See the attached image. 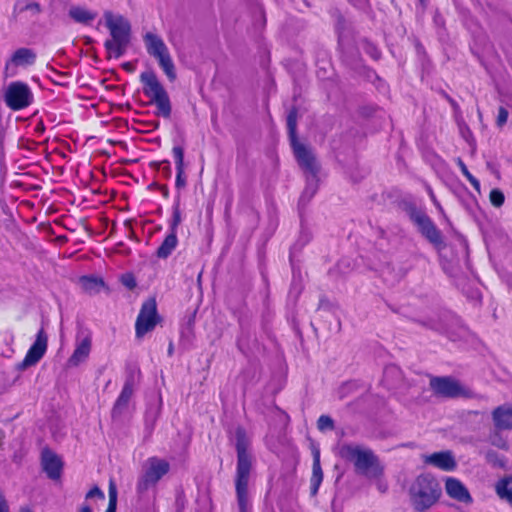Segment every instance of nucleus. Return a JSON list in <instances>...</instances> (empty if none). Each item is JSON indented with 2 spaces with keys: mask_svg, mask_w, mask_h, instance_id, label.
<instances>
[{
  "mask_svg": "<svg viewBox=\"0 0 512 512\" xmlns=\"http://www.w3.org/2000/svg\"><path fill=\"white\" fill-rule=\"evenodd\" d=\"M424 462L444 471H452L456 468V461L452 452L441 451L424 456Z\"/></svg>",
  "mask_w": 512,
  "mask_h": 512,
  "instance_id": "obj_16",
  "label": "nucleus"
},
{
  "mask_svg": "<svg viewBox=\"0 0 512 512\" xmlns=\"http://www.w3.org/2000/svg\"><path fill=\"white\" fill-rule=\"evenodd\" d=\"M449 337L452 339V340H456L455 337H453L452 335H449Z\"/></svg>",
  "mask_w": 512,
  "mask_h": 512,
  "instance_id": "obj_49",
  "label": "nucleus"
},
{
  "mask_svg": "<svg viewBox=\"0 0 512 512\" xmlns=\"http://www.w3.org/2000/svg\"><path fill=\"white\" fill-rule=\"evenodd\" d=\"M496 453L493 452V451H489L487 452L486 454V459L489 461V462H494L495 461V458H496Z\"/></svg>",
  "mask_w": 512,
  "mask_h": 512,
  "instance_id": "obj_42",
  "label": "nucleus"
},
{
  "mask_svg": "<svg viewBox=\"0 0 512 512\" xmlns=\"http://www.w3.org/2000/svg\"><path fill=\"white\" fill-rule=\"evenodd\" d=\"M24 10H30L35 14H38L41 12L40 5L36 2L29 3V4L25 5V7L20 9V11H24Z\"/></svg>",
  "mask_w": 512,
  "mask_h": 512,
  "instance_id": "obj_40",
  "label": "nucleus"
},
{
  "mask_svg": "<svg viewBox=\"0 0 512 512\" xmlns=\"http://www.w3.org/2000/svg\"><path fill=\"white\" fill-rule=\"evenodd\" d=\"M134 377L131 375L127 377L120 395L118 396L113 409L112 417H119L128 407L129 401L134 392Z\"/></svg>",
  "mask_w": 512,
  "mask_h": 512,
  "instance_id": "obj_15",
  "label": "nucleus"
},
{
  "mask_svg": "<svg viewBox=\"0 0 512 512\" xmlns=\"http://www.w3.org/2000/svg\"><path fill=\"white\" fill-rule=\"evenodd\" d=\"M363 49L374 60H378L381 56L380 50L370 42H365Z\"/></svg>",
  "mask_w": 512,
  "mask_h": 512,
  "instance_id": "obj_35",
  "label": "nucleus"
},
{
  "mask_svg": "<svg viewBox=\"0 0 512 512\" xmlns=\"http://www.w3.org/2000/svg\"><path fill=\"white\" fill-rule=\"evenodd\" d=\"M432 329L434 330H437V331H441V332H445V333H448V331H446L442 326L438 325V324H433L430 326Z\"/></svg>",
  "mask_w": 512,
  "mask_h": 512,
  "instance_id": "obj_45",
  "label": "nucleus"
},
{
  "mask_svg": "<svg viewBox=\"0 0 512 512\" xmlns=\"http://www.w3.org/2000/svg\"><path fill=\"white\" fill-rule=\"evenodd\" d=\"M297 114V109L293 107L287 115L288 135L298 164L301 166L302 169H304L307 173L310 174L311 181L314 182L319 171V167L312 150L307 148L304 144L298 142L296 132ZM315 191L316 189L314 185L310 183V179L308 178V185L301 196V201H303L305 197H308V199H310L314 195Z\"/></svg>",
  "mask_w": 512,
  "mask_h": 512,
  "instance_id": "obj_2",
  "label": "nucleus"
},
{
  "mask_svg": "<svg viewBox=\"0 0 512 512\" xmlns=\"http://www.w3.org/2000/svg\"><path fill=\"white\" fill-rule=\"evenodd\" d=\"M446 493L453 499L462 502L470 503L472 498L467 488L457 479L448 478L445 483Z\"/></svg>",
  "mask_w": 512,
  "mask_h": 512,
  "instance_id": "obj_19",
  "label": "nucleus"
},
{
  "mask_svg": "<svg viewBox=\"0 0 512 512\" xmlns=\"http://www.w3.org/2000/svg\"><path fill=\"white\" fill-rule=\"evenodd\" d=\"M143 42L149 56L169 50L162 37L154 32H146Z\"/></svg>",
  "mask_w": 512,
  "mask_h": 512,
  "instance_id": "obj_21",
  "label": "nucleus"
},
{
  "mask_svg": "<svg viewBox=\"0 0 512 512\" xmlns=\"http://www.w3.org/2000/svg\"><path fill=\"white\" fill-rule=\"evenodd\" d=\"M501 431L502 430H496L494 428V431L489 435V441L493 446L506 450L508 449V443L506 439L502 437Z\"/></svg>",
  "mask_w": 512,
  "mask_h": 512,
  "instance_id": "obj_30",
  "label": "nucleus"
},
{
  "mask_svg": "<svg viewBox=\"0 0 512 512\" xmlns=\"http://www.w3.org/2000/svg\"><path fill=\"white\" fill-rule=\"evenodd\" d=\"M151 103L155 104L157 107V114L164 117L169 118L171 115L172 107L171 102L168 96V93L157 97L153 100H150Z\"/></svg>",
  "mask_w": 512,
  "mask_h": 512,
  "instance_id": "obj_28",
  "label": "nucleus"
},
{
  "mask_svg": "<svg viewBox=\"0 0 512 512\" xmlns=\"http://www.w3.org/2000/svg\"><path fill=\"white\" fill-rule=\"evenodd\" d=\"M45 131V126L42 121L38 122L35 127V132L38 134H42Z\"/></svg>",
  "mask_w": 512,
  "mask_h": 512,
  "instance_id": "obj_41",
  "label": "nucleus"
},
{
  "mask_svg": "<svg viewBox=\"0 0 512 512\" xmlns=\"http://www.w3.org/2000/svg\"><path fill=\"white\" fill-rule=\"evenodd\" d=\"M69 16L77 23L88 25L95 20L98 13L81 6H72L68 12Z\"/></svg>",
  "mask_w": 512,
  "mask_h": 512,
  "instance_id": "obj_23",
  "label": "nucleus"
},
{
  "mask_svg": "<svg viewBox=\"0 0 512 512\" xmlns=\"http://www.w3.org/2000/svg\"><path fill=\"white\" fill-rule=\"evenodd\" d=\"M181 222V213L178 207L174 208L173 217L170 224V232H174L177 234V228Z\"/></svg>",
  "mask_w": 512,
  "mask_h": 512,
  "instance_id": "obj_36",
  "label": "nucleus"
},
{
  "mask_svg": "<svg viewBox=\"0 0 512 512\" xmlns=\"http://www.w3.org/2000/svg\"><path fill=\"white\" fill-rule=\"evenodd\" d=\"M37 54L30 48H19L14 51L10 59L5 63L4 76L5 78L13 77L17 73V67H27L35 64Z\"/></svg>",
  "mask_w": 512,
  "mask_h": 512,
  "instance_id": "obj_12",
  "label": "nucleus"
},
{
  "mask_svg": "<svg viewBox=\"0 0 512 512\" xmlns=\"http://www.w3.org/2000/svg\"><path fill=\"white\" fill-rule=\"evenodd\" d=\"M80 283L84 291L89 294L99 293L105 286L101 278L83 276L80 278Z\"/></svg>",
  "mask_w": 512,
  "mask_h": 512,
  "instance_id": "obj_26",
  "label": "nucleus"
},
{
  "mask_svg": "<svg viewBox=\"0 0 512 512\" xmlns=\"http://www.w3.org/2000/svg\"><path fill=\"white\" fill-rule=\"evenodd\" d=\"M105 24L109 29L111 39H107L104 47L109 57H122L130 44L131 25L122 15H114L111 11L104 12Z\"/></svg>",
  "mask_w": 512,
  "mask_h": 512,
  "instance_id": "obj_3",
  "label": "nucleus"
},
{
  "mask_svg": "<svg viewBox=\"0 0 512 512\" xmlns=\"http://www.w3.org/2000/svg\"><path fill=\"white\" fill-rule=\"evenodd\" d=\"M160 408L159 407H149L145 413V425L146 429L151 433L154 428V425L159 417Z\"/></svg>",
  "mask_w": 512,
  "mask_h": 512,
  "instance_id": "obj_29",
  "label": "nucleus"
},
{
  "mask_svg": "<svg viewBox=\"0 0 512 512\" xmlns=\"http://www.w3.org/2000/svg\"><path fill=\"white\" fill-rule=\"evenodd\" d=\"M93 497H98L99 499H104L105 495L99 487L95 486L91 490H89V492L86 494L87 499L93 498Z\"/></svg>",
  "mask_w": 512,
  "mask_h": 512,
  "instance_id": "obj_39",
  "label": "nucleus"
},
{
  "mask_svg": "<svg viewBox=\"0 0 512 512\" xmlns=\"http://www.w3.org/2000/svg\"><path fill=\"white\" fill-rule=\"evenodd\" d=\"M409 216L411 221L418 227L421 235L433 246L441 248L444 245L441 231L424 211L413 208L411 209Z\"/></svg>",
  "mask_w": 512,
  "mask_h": 512,
  "instance_id": "obj_8",
  "label": "nucleus"
},
{
  "mask_svg": "<svg viewBox=\"0 0 512 512\" xmlns=\"http://www.w3.org/2000/svg\"><path fill=\"white\" fill-rule=\"evenodd\" d=\"M123 68L127 71H132L133 70V67H132V64L127 62V63H124L123 64Z\"/></svg>",
  "mask_w": 512,
  "mask_h": 512,
  "instance_id": "obj_47",
  "label": "nucleus"
},
{
  "mask_svg": "<svg viewBox=\"0 0 512 512\" xmlns=\"http://www.w3.org/2000/svg\"><path fill=\"white\" fill-rule=\"evenodd\" d=\"M493 425L496 430H512V405L503 404L492 411Z\"/></svg>",
  "mask_w": 512,
  "mask_h": 512,
  "instance_id": "obj_17",
  "label": "nucleus"
},
{
  "mask_svg": "<svg viewBox=\"0 0 512 512\" xmlns=\"http://www.w3.org/2000/svg\"><path fill=\"white\" fill-rule=\"evenodd\" d=\"M458 165H459V167L461 169V172L467 178V180L471 183V185L476 190H479L480 189V182L469 172L467 166L464 164V162L461 159L458 160Z\"/></svg>",
  "mask_w": 512,
  "mask_h": 512,
  "instance_id": "obj_32",
  "label": "nucleus"
},
{
  "mask_svg": "<svg viewBox=\"0 0 512 512\" xmlns=\"http://www.w3.org/2000/svg\"><path fill=\"white\" fill-rule=\"evenodd\" d=\"M169 470L170 464L165 459L158 457L148 458L142 466V472L136 484L137 493L143 495L149 489L155 487Z\"/></svg>",
  "mask_w": 512,
  "mask_h": 512,
  "instance_id": "obj_6",
  "label": "nucleus"
},
{
  "mask_svg": "<svg viewBox=\"0 0 512 512\" xmlns=\"http://www.w3.org/2000/svg\"><path fill=\"white\" fill-rule=\"evenodd\" d=\"M47 346L48 337L44 329L41 328L36 335L34 343L26 353L25 358L16 365V369L18 371H24L27 368L36 365L44 356Z\"/></svg>",
  "mask_w": 512,
  "mask_h": 512,
  "instance_id": "obj_10",
  "label": "nucleus"
},
{
  "mask_svg": "<svg viewBox=\"0 0 512 512\" xmlns=\"http://www.w3.org/2000/svg\"><path fill=\"white\" fill-rule=\"evenodd\" d=\"M165 166L163 168V171L166 173V175L169 177L171 175V168L168 161L164 162Z\"/></svg>",
  "mask_w": 512,
  "mask_h": 512,
  "instance_id": "obj_43",
  "label": "nucleus"
},
{
  "mask_svg": "<svg viewBox=\"0 0 512 512\" xmlns=\"http://www.w3.org/2000/svg\"><path fill=\"white\" fill-rule=\"evenodd\" d=\"M490 202L495 207H501L505 201L503 192L499 189H492L489 195Z\"/></svg>",
  "mask_w": 512,
  "mask_h": 512,
  "instance_id": "obj_34",
  "label": "nucleus"
},
{
  "mask_svg": "<svg viewBox=\"0 0 512 512\" xmlns=\"http://www.w3.org/2000/svg\"><path fill=\"white\" fill-rule=\"evenodd\" d=\"M151 57L157 61L159 67L170 81H174L176 79L177 74L175 64L169 50H166V52L156 53L151 55Z\"/></svg>",
  "mask_w": 512,
  "mask_h": 512,
  "instance_id": "obj_20",
  "label": "nucleus"
},
{
  "mask_svg": "<svg viewBox=\"0 0 512 512\" xmlns=\"http://www.w3.org/2000/svg\"><path fill=\"white\" fill-rule=\"evenodd\" d=\"M250 440L243 428L236 430V451H237V467L235 488L237 502L240 512H250L251 505L248 496V483L250 472L252 469V455L248 452Z\"/></svg>",
  "mask_w": 512,
  "mask_h": 512,
  "instance_id": "obj_1",
  "label": "nucleus"
},
{
  "mask_svg": "<svg viewBox=\"0 0 512 512\" xmlns=\"http://www.w3.org/2000/svg\"><path fill=\"white\" fill-rule=\"evenodd\" d=\"M172 152L177 171L175 186L177 189H182L186 186V175L184 173V149L181 146H174Z\"/></svg>",
  "mask_w": 512,
  "mask_h": 512,
  "instance_id": "obj_22",
  "label": "nucleus"
},
{
  "mask_svg": "<svg viewBox=\"0 0 512 512\" xmlns=\"http://www.w3.org/2000/svg\"><path fill=\"white\" fill-rule=\"evenodd\" d=\"M430 387L437 396L445 398L459 397L463 393L459 382L450 377H432Z\"/></svg>",
  "mask_w": 512,
  "mask_h": 512,
  "instance_id": "obj_13",
  "label": "nucleus"
},
{
  "mask_svg": "<svg viewBox=\"0 0 512 512\" xmlns=\"http://www.w3.org/2000/svg\"><path fill=\"white\" fill-rule=\"evenodd\" d=\"M21 512H32L28 507H22Z\"/></svg>",
  "mask_w": 512,
  "mask_h": 512,
  "instance_id": "obj_48",
  "label": "nucleus"
},
{
  "mask_svg": "<svg viewBox=\"0 0 512 512\" xmlns=\"http://www.w3.org/2000/svg\"><path fill=\"white\" fill-rule=\"evenodd\" d=\"M178 245L177 234L174 232H169V234L165 237L161 245L158 247L156 251V256L160 259L168 258L175 248Z\"/></svg>",
  "mask_w": 512,
  "mask_h": 512,
  "instance_id": "obj_25",
  "label": "nucleus"
},
{
  "mask_svg": "<svg viewBox=\"0 0 512 512\" xmlns=\"http://www.w3.org/2000/svg\"><path fill=\"white\" fill-rule=\"evenodd\" d=\"M124 284L125 286H127L128 288L132 289L135 287V282L133 279H130V280H125L124 281Z\"/></svg>",
  "mask_w": 512,
  "mask_h": 512,
  "instance_id": "obj_44",
  "label": "nucleus"
},
{
  "mask_svg": "<svg viewBox=\"0 0 512 512\" xmlns=\"http://www.w3.org/2000/svg\"><path fill=\"white\" fill-rule=\"evenodd\" d=\"M43 470L50 479L56 480L61 476L62 463L58 456L52 451L45 450L42 453Z\"/></svg>",
  "mask_w": 512,
  "mask_h": 512,
  "instance_id": "obj_18",
  "label": "nucleus"
},
{
  "mask_svg": "<svg viewBox=\"0 0 512 512\" xmlns=\"http://www.w3.org/2000/svg\"><path fill=\"white\" fill-rule=\"evenodd\" d=\"M158 321L156 301L153 298L145 301L137 317L135 329L136 336L143 337L147 332L154 329Z\"/></svg>",
  "mask_w": 512,
  "mask_h": 512,
  "instance_id": "obj_9",
  "label": "nucleus"
},
{
  "mask_svg": "<svg viewBox=\"0 0 512 512\" xmlns=\"http://www.w3.org/2000/svg\"><path fill=\"white\" fill-rule=\"evenodd\" d=\"M441 487L436 479L429 475H420L410 488V498L416 511L424 512L431 508L441 496Z\"/></svg>",
  "mask_w": 512,
  "mask_h": 512,
  "instance_id": "obj_5",
  "label": "nucleus"
},
{
  "mask_svg": "<svg viewBox=\"0 0 512 512\" xmlns=\"http://www.w3.org/2000/svg\"><path fill=\"white\" fill-rule=\"evenodd\" d=\"M317 428L320 431L333 430L334 429V421L328 415H321L317 420Z\"/></svg>",
  "mask_w": 512,
  "mask_h": 512,
  "instance_id": "obj_33",
  "label": "nucleus"
},
{
  "mask_svg": "<svg viewBox=\"0 0 512 512\" xmlns=\"http://www.w3.org/2000/svg\"><path fill=\"white\" fill-rule=\"evenodd\" d=\"M339 456L354 464L355 469L370 478H378L383 473V467L378 457L369 448L355 444H343L339 447Z\"/></svg>",
  "mask_w": 512,
  "mask_h": 512,
  "instance_id": "obj_4",
  "label": "nucleus"
},
{
  "mask_svg": "<svg viewBox=\"0 0 512 512\" xmlns=\"http://www.w3.org/2000/svg\"><path fill=\"white\" fill-rule=\"evenodd\" d=\"M140 81L143 84V92L150 99L167 94V91L159 81L154 71H145L140 75Z\"/></svg>",
  "mask_w": 512,
  "mask_h": 512,
  "instance_id": "obj_14",
  "label": "nucleus"
},
{
  "mask_svg": "<svg viewBox=\"0 0 512 512\" xmlns=\"http://www.w3.org/2000/svg\"><path fill=\"white\" fill-rule=\"evenodd\" d=\"M92 332L87 328H79L75 339V349L68 359V364L77 367L84 362L91 352Z\"/></svg>",
  "mask_w": 512,
  "mask_h": 512,
  "instance_id": "obj_11",
  "label": "nucleus"
},
{
  "mask_svg": "<svg viewBox=\"0 0 512 512\" xmlns=\"http://www.w3.org/2000/svg\"><path fill=\"white\" fill-rule=\"evenodd\" d=\"M496 492L500 499L512 505V478L500 480L496 484Z\"/></svg>",
  "mask_w": 512,
  "mask_h": 512,
  "instance_id": "obj_27",
  "label": "nucleus"
},
{
  "mask_svg": "<svg viewBox=\"0 0 512 512\" xmlns=\"http://www.w3.org/2000/svg\"><path fill=\"white\" fill-rule=\"evenodd\" d=\"M508 115H509L508 110L505 107H503V106L499 107L498 115H497V119H496V124L498 127H503L506 124Z\"/></svg>",
  "mask_w": 512,
  "mask_h": 512,
  "instance_id": "obj_37",
  "label": "nucleus"
},
{
  "mask_svg": "<svg viewBox=\"0 0 512 512\" xmlns=\"http://www.w3.org/2000/svg\"><path fill=\"white\" fill-rule=\"evenodd\" d=\"M323 480V472L320 465V455L319 452L314 453L313 458V467H312V476L310 479V490L312 495H316L319 487Z\"/></svg>",
  "mask_w": 512,
  "mask_h": 512,
  "instance_id": "obj_24",
  "label": "nucleus"
},
{
  "mask_svg": "<svg viewBox=\"0 0 512 512\" xmlns=\"http://www.w3.org/2000/svg\"><path fill=\"white\" fill-rule=\"evenodd\" d=\"M3 99L8 108L19 111L29 107L34 102V94L27 83L14 81L7 86Z\"/></svg>",
  "mask_w": 512,
  "mask_h": 512,
  "instance_id": "obj_7",
  "label": "nucleus"
},
{
  "mask_svg": "<svg viewBox=\"0 0 512 512\" xmlns=\"http://www.w3.org/2000/svg\"><path fill=\"white\" fill-rule=\"evenodd\" d=\"M427 192L429 194V197L431 199V201L433 202V204L435 205V207L437 208V210L441 213V215L447 219V216L444 212V209L443 207L441 206V204L439 203V201L437 200L432 188L430 186H427Z\"/></svg>",
  "mask_w": 512,
  "mask_h": 512,
  "instance_id": "obj_38",
  "label": "nucleus"
},
{
  "mask_svg": "<svg viewBox=\"0 0 512 512\" xmlns=\"http://www.w3.org/2000/svg\"><path fill=\"white\" fill-rule=\"evenodd\" d=\"M117 506V488L114 481L109 483V504L105 512H116Z\"/></svg>",
  "mask_w": 512,
  "mask_h": 512,
  "instance_id": "obj_31",
  "label": "nucleus"
},
{
  "mask_svg": "<svg viewBox=\"0 0 512 512\" xmlns=\"http://www.w3.org/2000/svg\"><path fill=\"white\" fill-rule=\"evenodd\" d=\"M78 512H92V509L88 505H83Z\"/></svg>",
  "mask_w": 512,
  "mask_h": 512,
  "instance_id": "obj_46",
  "label": "nucleus"
}]
</instances>
